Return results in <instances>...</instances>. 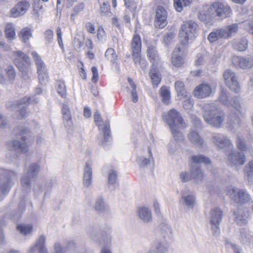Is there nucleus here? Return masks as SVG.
Listing matches in <instances>:
<instances>
[{
    "label": "nucleus",
    "instance_id": "f257e3e1",
    "mask_svg": "<svg viewBox=\"0 0 253 253\" xmlns=\"http://www.w3.org/2000/svg\"><path fill=\"white\" fill-rule=\"evenodd\" d=\"M203 118L207 124L216 128L222 127L225 114L216 103L205 104L203 107Z\"/></svg>",
    "mask_w": 253,
    "mask_h": 253
},
{
    "label": "nucleus",
    "instance_id": "f03ea898",
    "mask_svg": "<svg viewBox=\"0 0 253 253\" xmlns=\"http://www.w3.org/2000/svg\"><path fill=\"white\" fill-rule=\"evenodd\" d=\"M232 10L226 2L222 0H217L206 6L204 11H201L199 18L202 21H206L208 18L216 16L221 18L230 17Z\"/></svg>",
    "mask_w": 253,
    "mask_h": 253
},
{
    "label": "nucleus",
    "instance_id": "7ed1b4c3",
    "mask_svg": "<svg viewBox=\"0 0 253 253\" xmlns=\"http://www.w3.org/2000/svg\"><path fill=\"white\" fill-rule=\"evenodd\" d=\"M14 133L19 137L20 140H15L9 142L7 147L11 151H16L22 153H26L28 151L29 147L34 140V136L26 129L22 127L14 129Z\"/></svg>",
    "mask_w": 253,
    "mask_h": 253
},
{
    "label": "nucleus",
    "instance_id": "20e7f679",
    "mask_svg": "<svg viewBox=\"0 0 253 253\" xmlns=\"http://www.w3.org/2000/svg\"><path fill=\"white\" fill-rule=\"evenodd\" d=\"M18 174L13 170L0 169V201L8 194L17 180Z\"/></svg>",
    "mask_w": 253,
    "mask_h": 253
},
{
    "label": "nucleus",
    "instance_id": "39448f33",
    "mask_svg": "<svg viewBox=\"0 0 253 253\" xmlns=\"http://www.w3.org/2000/svg\"><path fill=\"white\" fill-rule=\"evenodd\" d=\"M14 63L22 73V79L26 83L30 82V73L31 71V61L30 57L22 51H14L12 53Z\"/></svg>",
    "mask_w": 253,
    "mask_h": 253
},
{
    "label": "nucleus",
    "instance_id": "423d86ee",
    "mask_svg": "<svg viewBox=\"0 0 253 253\" xmlns=\"http://www.w3.org/2000/svg\"><path fill=\"white\" fill-rule=\"evenodd\" d=\"M39 101V99L33 96L31 97L25 96L16 101H10L7 103V109L10 111L16 112V118L18 119L26 117L28 112L26 106L27 103L35 104Z\"/></svg>",
    "mask_w": 253,
    "mask_h": 253
},
{
    "label": "nucleus",
    "instance_id": "0eeeda50",
    "mask_svg": "<svg viewBox=\"0 0 253 253\" xmlns=\"http://www.w3.org/2000/svg\"><path fill=\"white\" fill-rule=\"evenodd\" d=\"M197 24L193 21L185 22L182 25L179 32V38L182 45L192 43L198 36Z\"/></svg>",
    "mask_w": 253,
    "mask_h": 253
},
{
    "label": "nucleus",
    "instance_id": "6e6552de",
    "mask_svg": "<svg viewBox=\"0 0 253 253\" xmlns=\"http://www.w3.org/2000/svg\"><path fill=\"white\" fill-rule=\"evenodd\" d=\"M40 171V165L37 163H32L26 168L20 178L21 188L26 193H29L31 189V178L36 176Z\"/></svg>",
    "mask_w": 253,
    "mask_h": 253
},
{
    "label": "nucleus",
    "instance_id": "1a4fd4ad",
    "mask_svg": "<svg viewBox=\"0 0 253 253\" xmlns=\"http://www.w3.org/2000/svg\"><path fill=\"white\" fill-rule=\"evenodd\" d=\"M225 193L234 202L244 204L251 202L252 198L248 191L245 189H239L232 186L226 188Z\"/></svg>",
    "mask_w": 253,
    "mask_h": 253
},
{
    "label": "nucleus",
    "instance_id": "9d476101",
    "mask_svg": "<svg viewBox=\"0 0 253 253\" xmlns=\"http://www.w3.org/2000/svg\"><path fill=\"white\" fill-rule=\"evenodd\" d=\"M141 40L139 35L135 34L131 40L130 48L133 61L136 65H139L143 70L147 66L146 60L140 55L141 50Z\"/></svg>",
    "mask_w": 253,
    "mask_h": 253
},
{
    "label": "nucleus",
    "instance_id": "9b49d317",
    "mask_svg": "<svg viewBox=\"0 0 253 253\" xmlns=\"http://www.w3.org/2000/svg\"><path fill=\"white\" fill-rule=\"evenodd\" d=\"M163 118L169 128H186L187 126L181 114L174 109L169 110L167 114H164Z\"/></svg>",
    "mask_w": 253,
    "mask_h": 253
},
{
    "label": "nucleus",
    "instance_id": "f8f14e48",
    "mask_svg": "<svg viewBox=\"0 0 253 253\" xmlns=\"http://www.w3.org/2000/svg\"><path fill=\"white\" fill-rule=\"evenodd\" d=\"M193 126L188 134V138L191 143L195 146L201 147L204 144L203 138L200 135L198 129L201 128V122L198 118H195Z\"/></svg>",
    "mask_w": 253,
    "mask_h": 253
},
{
    "label": "nucleus",
    "instance_id": "ddd939ff",
    "mask_svg": "<svg viewBox=\"0 0 253 253\" xmlns=\"http://www.w3.org/2000/svg\"><path fill=\"white\" fill-rule=\"evenodd\" d=\"M225 84L229 88L236 93L240 91L241 87L236 74L231 70H226L223 74Z\"/></svg>",
    "mask_w": 253,
    "mask_h": 253
},
{
    "label": "nucleus",
    "instance_id": "4468645a",
    "mask_svg": "<svg viewBox=\"0 0 253 253\" xmlns=\"http://www.w3.org/2000/svg\"><path fill=\"white\" fill-rule=\"evenodd\" d=\"M222 218V211L218 208L212 209L210 213V220L211 229L214 235L217 236L220 232L219 224Z\"/></svg>",
    "mask_w": 253,
    "mask_h": 253
},
{
    "label": "nucleus",
    "instance_id": "2eb2a0df",
    "mask_svg": "<svg viewBox=\"0 0 253 253\" xmlns=\"http://www.w3.org/2000/svg\"><path fill=\"white\" fill-rule=\"evenodd\" d=\"M212 143L218 149L227 150L233 148L231 140L225 135L221 133L213 134L211 137Z\"/></svg>",
    "mask_w": 253,
    "mask_h": 253
},
{
    "label": "nucleus",
    "instance_id": "dca6fc26",
    "mask_svg": "<svg viewBox=\"0 0 253 253\" xmlns=\"http://www.w3.org/2000/svg\"><path fill=\"white\" fill-rule=\"evenodd\" d=\"M94 122L99 129L103 132L104 139L102 140V144L104 145L109 139L110 133L109 123L107 121L103 122L100 114L98 112H96L94 115Z\"/></svg>",
    "mask_w": 253,
    "mask_h": 253
},
{
    "label": "nucleus",
    "instance_id": "f3484780",
    "mask_svg": "<svg viewBox=\"0 0 253 253\" xmlns=\"http://www.w3.org/2000/svg\"><path fill=\"white\" fill-rule=\"evenodd\" d=\"M228 162L232 166L243 165L246 160L244 152L233 150L227 155Z\"/></svg>",
    "mask_w": 253,
    "mask_h": 253
},
{
    "label": "nucleus",
    "instance_id": "a211bd4d",
    "mask_svg": "<svg viewBox=\"0 0 253 253\" xmlns=\"http://www.w3.org/2000/svg\"><path fill=\"white\" fill-rule=\"evenodd\" d=\"M184 53V49L181 45H178L175 47L171 57V63L173 66L179 68L183 65L184 63L183 57Z\"/></svg>",
    "mask_w": 253,
    "mask_h": 253
},
{
    "label": "nucleus",
    "instance_id": "6ab92c4d",
    "mask_svg": "<svg viewBox=\"0 0 253 253\" xmlns=\"http://www.w3.org/2000/svg\"><path fill=\"white\" fill-rule=\"evenodd\" d=\"M233 64L243 69H249L253 67V58L250 57L233 56Z\"/></svg>",
    "mask_w": 253,
    "mask_h": 253
},
{
    "label": "nucleus",
    "instance_id": "aec40b11",
    "mask_svg": "<svg viewBox=\"0 0 253 253\" xmlns=\"http://www.w3.org/2000/svg\"><path fill=\"white\" fill-rule=\"evenodd\" d=\"M212 92L211 87L208 84H202L195 87L193 91L194 96L199 99L209 97Z\"/></svg>",
    "mask_w": 253,
    "mask_h": 253
},
{
    "label": "nucleus",
    "instance_id": "412c9836",
    "mask_svg": "<svg viewBox=\"0 0 253 253\" xmlns=\"http://www.w3.org/2000/svg\"><path fill=\"white\" fill-rule=\"evenodd\" d=\"M167 12L162 6H158L156 11L155 24L156 27L163 28L167 24Z\"/></svg>",
    "mask_w": 253,
    "mask_h": 253
},
{
    "label": "nucleus",
    "instance_id": "4be33fe9",
    "mask_svg": "<svg viewBox=\"0 0 253 253\" xmlns=\"http://www.w3.org/2000/svg\"><path fill=\"white\" fill-rule=\"evenodd\" d=\"M30 7V3L26 0L18 2L10 10V15L12 17L16 18L23 15Z\"/></svg>",
    "mask_w": 253,
    "mask_h": 253
},
{
    "label": "nucleus",
    "instance_id": "5701e85b",
    "mask_svg": "<svg viewBox=\"0 0 253 253\" xmlns=\"http://www.w3.org/2000/svg\"><path fill=\"white\" fill-rule=\"evenodd\" d=\"M180 202L188 210H192L196 205V197L190 191H182Z\"/></svg>",
    "mask_w": 253,
    "mask_h": 253
},
{
    "label": "nucleus",
    "instance_id": "b1692460",
    "mask_svg": "<svg viewBox=\"0 0 253 253\" xmlns=\"http://www.w3.org/2000/svg\"><path fill=\"white\" fill-rule=\"evenodd\" d=\"M91 161H87L84 169L83 176V185L86 188H89L91 186L92 180V166Z\"/></svg>",
    "mask_w": 253,
    "mask_h": 253
},
{
    "label": "nucleus",
    "instance_id": "393cba45",
    "mask_svg": "<svg viewBox=\"0 0 253 253\" xmlns=\"http://www.w3.org/2000/svg\"><path fill=\"white\" fill-rule=\"evenodd\" d=\"M45 237L41 235L38 239L36 244L32 246L28 250V253H36L38 251L39 253H48L47 249L44 246Z\"/></svg>",
    "mask_w": 253,
    "mask_h": 253
},
{
    "label": "nucleus",
    "instance_id": "a878e982",
    "mask_svg": "<svg viewBox=\"0 0 253 253\" xmlns=\"http://www.w3.org/2000/svg\"><path fill=\"white\" fill-rule=\"evenodd\" d=\"M137 213L139 218L144 223H149L152 221V211L147 207H139Z\"/></svg>",
    "mask_w": 253,
    "mask_h": 253
},
{
    "label": "nucleus",
    "instance_id": "bb28decb",
    "mask_svg": "<svg viewBox=\"0 0 253 253\" xmlns=\"http://www.w3.org/2000/svg\"><path fill=\"white\" fill-rule=\"evenodd\" d=\"M147 54L150 62L152 64V66L154 67L161 65V61L154 46H150L148 47Z\"/></svg>",
    "mask_w": 253,
    "mask_h": 253
},
{
    "label": "nucleus",
    "instance_id": "cd10ccee",
    "mask_svg": "<svg viewBox=\"0 0 253 253\" xmlns=\"http://www.w3.org/2000/svg\"><path fill=\"white\" fill-rule=\"evenodd\" d=\"M233 215L235 220L237 224L240 225H244L247 222L249 217V211H244L241 210H238L234 211Z\"/></svg>",
    "mask_w": 253,
    "mask_h": 253
},
{
    "label": "nucleus",
    "instance_id": "c85d7f7f",
    "mask_svg": "<svg viewBox=\"0 0 253 253\" xmlns=\"http://www.w3.org/2000/svg\"><path fill=\"white\" fill-rule=\"evenodd\" d=\"M31 55L36 65L38 73L46 72V65L39 54L36 51H33L31 52Z\"/></svg>",
    "mask_w": 253,
    "mask_h": 253
},
{
    "label": "nucleus",
    "instance_id": "c756f323",
    "mask_svg": "<svg viewBox=\"0 0 253 253\" xmlns=\"http://www.w3.org/2000/svg\"><path fill=\"white\" fill-rule=\"evenodd\" d=\"M190 172L192 178L196 183L201 182L204 179L203 173L199 166L191 165Z\"/></svg>",
    "mask_w": 253,
    "mask_h": 253
},
{
    "label": "nucleus",
    "instance_id": "7c9ffc66",
    "mask_svg": "<svg viewBox=\"0 0 253 253\" xmlns=\"http://www.w3.org/2000/svg\"><path fill=\"white\" fill-rule=\"evenodd\" d=\"M230 106L229 107H232L239 114H243L246 111L244 105L241 102L240 99L235 96L230 100Z\"/></svg>",
    "mask_w": 253,
    "mask_h": 253
},
{
    "label": "nucleus",
    "instance_id": "2f4dec72",
    "mask_svg": "<svg viewBox=\"0 0 253 253\" xmlns=\"http://www.w3.org/2000/svg\"><path fill=\"white\" fill-rule=\"evenodd\" d=\"M159 66H152L149 75L154 86H157L161 81V75L158 69Z\"/></svg>",
    "mask_w": 253,
    "mask_h": 253
},
{
    "label": "nucleus",
    "instance_id": "473e14b6",
    "mask_svg": "<svg viewBox=\"0 0 253 253\" xmlns=\"http://www.w3.org/2000/svg\"><path fill=\"white\" fill-rule=\"evenodd\" d=\"M252 238V236L251 235L248 228L246 227L240 229L239 239L243 244H249L251 243Z\"/></svg>",
    "mask_w": 253,
    "mask_h": 253
},
{
    "label": "nucleus",
    "instance_id": "72a5a7b5",
    "mask_svg": "<svg viewBox=\"0 0 253 253\" xmlns=\"http://www.w3.org/2000/svg\"><path fill=\"white\" fill-rule=\"evenodd\" d=\"M224 28L216 29L210 33L208 36V40L211 42H213L220 39H225Z\"/></svg>",
    "mask_w": 253,
    "mask_h": 253
},
{
    "label": "nucleus",
    "instance_id": "f704fd0d",
    "mask_svg": "<svg viewBox=\"0 0 253 253\" xmlns=\"http://www.w3.org/2000/svg\"><path fill=\"white\" fill-rule=\"evenodd\" d=\"M62 113L65 125L68 126H71L72 125V117L70 110L67 105L63 104L62 105Z\"/></svg>",
    "mask_w": 253,
    "mask_h": 253
},
{
    "label": "nucleus",
    "instance_id": "c9c22d12",
    "mask_svg": "<svg viewBox=\"0 0 253 253\" xmlns=\"http://www.w3.org/2000/svg\"><path fill=\"white\" fill-rule=\"evenodd\" d=\"M148 158L142 157L137 158V161L138 163L140 164V165L143 166H147L148 165H149L151 163H152L154 165V158L153 157L152 150L149 146L148 147Z\"/></svg>",
    "mask_w": 253,
    "mask_h": 253
},
{
    "label": "nucleus",
    "instance_id": "e433bc0d",
    "mask_svg": "<svg viewBox=\"0 0 253 253\" xmlns=\"http://www.w3.org/2000/svg\"><path fill=\"white\" fill-rule=\"evenodd\" d=\"M18 36L21 41L27 43L32 37V30L28 27H25L21 29Z\"/></svg>",
    "mask_w": 253,
    "mask_h": 253
},
{
    "label": "nucleus",
    "instance_id": "4c0bfd02",
    "mask_svg": "<svg viewBox=\"0 0 253 253\" xmlns=\"http://www.w3.org/2000/svg\"><path fill=\"white\" fill-rule=\"evenodd\" d=\"M236 145L237 148L241 151V152H247V151L253 150V148L252 146H247L245 143V139L242 136L238 135L236 141Z\"/></svg>",
    "mask_w": 253,
    "mask_h": 253
},
{
    "label": "nucleus",
    "instance_id": "58836bf2",
    "mask_svg": "<svg viewBox=\"0 0 253 253\" xmlns=\"http://www.w3.org/2000/svg\"><path fill=\"white\" fill-rule=\"evenodd\" d=\"M159 92L162 102L167 105L169 104L170 103V91L169 87L163 86L161 87Z\"/></svg>",
    "mask_w": 253,
    "mask_h": 253
},
{
    "label": "nucleus",
    "instance_id": "ea45409f",
    "mask_svg": "<svg viewBox=\"0 0 253 253\" xmlns=\"http://www.w3.org/2000/svg\"><path fill=\"white\" fill-rule=\"evenodd\" d=\"M191 159L193 162L192 165L198 166L199 164L209 165L211 163L210 159L203 155H193L192 156Z\"/></svg>",
    "mask_w": 253,
    "mask_h": 253
},
{
    "label": "nucleus",
    "instance_id": "a19ab883",
    "mask_svg": "<svg viewBox=\"0 0 253 253\" xmlns=\"http://www.w3.org/2000/svg\"><path fill=\"white\" fill-rule=\"evenodd\" d=\"M238 30V24L235 23L230 25L224 28V35L225 39H229L235 34Z\"/></svg>",
    "mask_w": 253,
    "mask_h": 253
},
{
    "label": "nucleus",
    "instance_id": "79ce46f5",
    "mask_svg": "<svg viewBox=\"0 0 253 253\" xmlns=\"http://www.w3.org/2000/svg\"><path fill=\"white\" fill-rule=\"evenodd\" d=\"M192 0H173V6L177 12H181L183 10L184 7L190 5Z\"/></svg>",
    "mask_w": 253,
    "mask_h": 253
},
{
    "label": "nucleus",
    "instance_id": "37998d69",
    "mask_svg": "<svg viewBox=\"0 0 253 253\" xmlns=\"http://www.w3.org/2000/svg\"><path fill=\"white\" fill-rule=\"evenodd\" d=\"M169 128L170 129L173 137L175 139V140L176 141V142H181L184 140V136L180 130L184 129L185 128L175 127Z\"/></svg>",
    "mask_w": 253,
    "mask_h": 253
},
{
    "label": "nucleus",
    "instance_id": "c03bdc74",
    "mask_svg": "<svg viewBox=\"0 0 253 253\" xmlns=\"http://www.w3.org/2000/svg\"><path fill=\"white\" fill-rule=\"evenodd\" d=\"M6 38L8 41H12L16 38L15 29L12 23H8L5 29Z\"/></svg>",
    "mask_w": 253,
    "mask_h": 253
},
{
    "label": "nucleus",
    "instance_id": "a18cd8bd",
    "mask_svg": "<svg viewBox=\"0 0 253 253\" xmlns=\"http://www.w3.org/2000/svg\"><path fill=\"white\" fill-rule=\"evenodd\" d=\"M16 229L23 235H27L33 230V225L31 224H20L17 226Z\"/></svg>",
    "mask_w": 253,
    "mask_h": 253
},
{
    "label": "nucleus",
    "instance_id": "49530a36",
    "mask_svg": "<svg viewBox=\"0 0 253 253\" xmlns=\"http://www.w3.org/2000/svg\"><path fill=\"white\" fill-rule=\"evenodd\" d=\"M234 48L239 51H243L248 47V41L245 38L236 41L233 44Z\"/></svg>",
    "mask_w": 253,
    "mask_h": 253
},
{
    "label": "nucleus",
    "instance_id": "de8ad7c7",
    "mask_svg": "<svg viewBox=\"0 0 253 253\" xmlns=\"http://www.w3.org/2000/svg\"><path fill=\"white\" fill-rule=\"evenodd\" d=\"M219 101L223 105L227 107L230 106V101L229 99L228 92L224 89H221L218 96Z\"/></svg>",
    "mask_w": 253,
    "mask_h": 253
},
{
    "label": "nucleus",
    "instance_id": "09e8293b",
    "mask_svg": "<svg viewBox=\"0 0 253 253\" xmlns=\"http://www.w3.org/2000/svg\"><path fill=\"white\" fill-rule=\"evenodd\" d=\"M225 246L227 249L232 250L234 253H242V249L240 247L230 240H225Z\"/></svg>",
    "mask_w": 253,
    "mask_h": 253
},
{
    "label": "nucleus",
    "instance_id": "8fccbe9b",
    "mask_svg": "<svg viewBox=\"0 0 253 253\" xmlns=\"http://www.w3.org/2000/svg\"><path fill=\"white\" fill-rule=\"evenodd\" d=\"M56 87L58 93L62 97H65L66 96V87L64 82L62 80L57 81Z\"/></svg>",
    "mask_w": 253,
    "mask_h": 253
},
{
    "label": "nucleus",
    "instance_id": "3c124183",
    "mask_svg": "<svg viewBox=\"0 0 253 253\" xmlns=\"http://www.w3.org/2000/svg\"><path fill=\"white\" fill-rule=\"evenodd\" d=\"M166 249L160 243H156L153 245L147 253H165Z\"/></svg>",
    "mask_w": 253,
    "mask_h": 253
},
{
    "label": "nucleus",
    "instance_id": "603ef678",
    "mask_svg": "<svg viewBox=\"0 0 253 253\" xmlns=\"http://www.w3.org/2000/svg\"><path fill=\"white\" fill-rule=\"evenodd\" d=\"M175 88L178 95L185 97L187 96V92L185 91L183 83L178 81L175 83Z\"/></svg>",
    "mask_w": 253,
    "mask_h": 253
},
{
    "label": "nucleus",
    "instance_id": "864d4df0",
    "mask_svg": "<svg viewBox=\"0 0 253 253\" xmlns=\"http://www.w3.org/2000/svg\"><path fill=\"white\" fill-rule=\"evenodd\" d=\"M179 146L177 142L170 141L168 146V150L169 154L171 156L176 155L178 153Z\"/></svg>",
    "mask_w": 253,
    "mask_h": 253
},
{
    "label": "nucleus",
    "instance_id": "5fc2aeb1",
    "mask_svg": "<svg viewBox=\"0 0 253 253\" xmlns=\"http://www.w3.org/2000/svg\"><path fill=\"white\" fill-rule=\"evenodd\" d=\"M129 85L131 88V94L132 96V100L133 102L135 103L138 101V97L136 90V85L133 81L130 79H128Z\"/></svg>",
    "mask_w": 253,
    "mask_h": 253
},
{
    "label": "nucleus",
    "instance_id": "6e6d98bb",
    "mask_svg": "<svg viewBox=\"0 0 253 253\" xmlns=\"http://www.w3.org/2000/svg\"><path fill=\"white\" fill-rule=\"evenodd\" d=\"M105 56L111 62H115L117 58V54L115 50L112 48H109L107 49L105 53Z\"/></svg>",
    "mask_w": 253,
    "mask_h": 253
},
{
    "label": "nucleus",
    "instance_id": "4d7b16f0",
    "mask_svg": "<svg viewBox=\"0 0 253 253\" xmlns=\"http://www.w3.org/2000/svg\"><path fill=\"white\" fill-rule=\"evenodd\" d=\"M97 37L98 41L105 42L107 39L106 34L102 26H99L97 30Z\"/></svg>",
    "mask_w": 253,
    "mask_h": 253
},
{
    "label": "nucleus",
    "instance_id": "13d9d810",
    "mask_svg": "<svg viewBox=\"0 0 253 253\" xmlns=\"http://www.w3.org/2000/svg\"><path fill=\"white\" fill-rule=\"evenodd\" d=\"M103 242L105 246L102 249L101 253H112L109 249L111 243V236H108L106 238H104Z\"/></svg>",
    "mask_w": 253,
    "mask_h": 253
},
{
    "label": "nucleus",
    "instance_id": "bf43d9fd",
    "mask_svg": "<svg viewBox=\"0 0 253 253\" xmlns=\"http://www.w3.org/2000/svg\"><path fill=\"white\" fill-rule=\"evenodd\" d=\"M95 209L99 211H102L107 208V205L102 198L97 199L95 204Z\"/></svg>",
    "mask_w": 253,
    "mask_h": 253
},
{
    "label": "nucleus",
    "instance_id": "052dcab7",
    "mask_svg": "<svg viewBox=\"0 0 253 253\" xmlns=\"http://www.w3.org/2000/svg\"><path fill=\"white\" fill-rule=\"evenodd\" d=\"M245 174L249 178L253 175V160L250 161L244 168Z\"/></svg>",
    "mask_w": 253,
    "mask_h": 253
},
{
    "label": "nucleus",
    "instance_id": "680f3d73",
    "mask_svg": "<svg viewBox=\"0 0 253 253\" xmlns=\"http://www.w3.org/2000/svg\"><path fill=\"white\" fill-rule=\"evenodd\" d=\"M43 186L39 182H35L33 185V192L34 196L37 197L40 195L43 190Z\"/></svg>",
    "mask_w": 253,
    "mask_h": 253
},
{
    "label": "nucleus",
    "instance_id": "e2e57ef3",
    "mask_svg": "<svg viewBox=\"0 0 253 253\" xmlns=\"http://www.w3.org/2000/svg\"><path fill=\"white\" fill-rule=\"evenodd\" d=\"M117 179V174L113 169L110 170L108 173V181L110 185L114 184Z\"/></svg>",
    "mask_w": 253,
    "mask_h": 253
},
{
    "label": "nucleus",
    "instance_id": "0e129e2a",
    "mask_svg": "<svg viewBox=\"0 0 253 253\" xmlns=\"http://www.w3.org/2000/svg\"><path fill=\"white\" fill-rule=\"evenodd\" d=\"M39 82L41 84H46L48 82L47 71L38 73Z\"/></svg>",
    "mask_w": 253,
    "mask_h": 253
},
{
    "label": "nucleus",
    "instance_id": "69168bd1",
    "mask_svg": "<svg viewBox=\"0 0 253 253\" xmlns=\"http://www.w3.org/2000/svg\"><path fill=\"white\" fill-rule=\"evenodd\" d=\"M84 8V4L82 2L79 3L73 9L72 13L71 14V18H73L75 15H77L79 12L83 10Z\"/></svg>",
    "mask_w": 253,
    "mask_h": 253
},
{
    "label": "nucleus",
    "instance_id": "338daca9",
    "mask_svg": "<svg viewBox=\"0 0 253 253\" xmlns=\"http://www.w3.org/2000/svg\"><path fill=\"white\" fill-rule=\"evenodd\" d=\"M126 6L130 11H133L136 8V3L132 0H124Z\"/></svg>",
    "mask_w": 253,
    "mask_h": 253
},
{
    "label": "nucleus",
    "instance_id": "774afa93",
    "mask_svg": "<svg viewBox=\"0 0 253 253\" xmlns=\"http://www.w3.org/2000/svg\"><path fill=\"white\" fill-rule=\"evenodd\" d=\"M245 28L249 32L253 34V19H251L244 22Z\"/></svg>",
    "mask_w": 253,
    "mask_h": 253
}]
</instances>
